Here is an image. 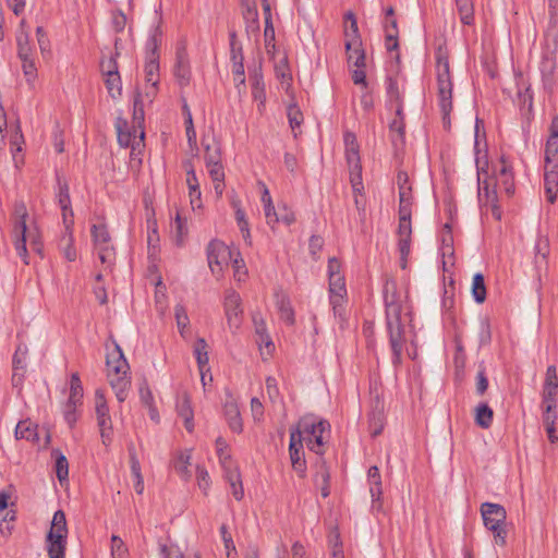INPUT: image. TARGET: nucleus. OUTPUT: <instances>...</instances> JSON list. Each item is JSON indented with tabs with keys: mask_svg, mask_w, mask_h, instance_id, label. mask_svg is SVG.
I'll return each mask as SVG.
<instances>
[{
	"mask_svg": "<svg viewBox=\"0 0 558 558\" xmlns=\"http://www.w3.org/2000/svg\"><path fill=\"white\" fill-rule=\"evenodd\" d=\"M202 144L205 149V162L209 163V157L215 156L214 161L220 160V148L218 144L215 143L214 138H209L207 136H204L202 140Z\"/></svg>",
	"mask_w": 558,
	"mask_h": 558,
	"instance_id": "obj_49",
	"label": "nucleus"
},
{
	"mask_svg": "<svg viewBox=\"0 0 558 558\" xmlns=\"http://www.w3.org/2000/svg\"><path fill=\"white\" fill-rule=\"evenodd\" d=\"M544 189L547 201L554 204L558 192V171L556 168L545 172Z\"/></svg>",
	"mask_w": 558,
	"mask_h": 558,
	"instance_id": "obj_28",
	"label": "nucleus"
},
{
	"mask_svg": "<svg viewBox=\"0 0 558 558\" xmlns=\"http://www.w3.org/2000/svg\"><path fill=\"white\" fill-rule=\"evenodd\" d=\"M27 242H29L31 248L34 252L41 254L43 243L36 229H28L26 227V243Z\"/></svg>",
	"mask_w": 558,
	"mask_h": 558,
	"instance_id": "obj_60",
	"label": "nucleus"
},
{
	"mask_svg": "<svg viewBox=\"0 0 558 558\" xmlns=\"http://www.w3.org/2000/svg\"><path fill=\"white\" fill-rule=\"evenodd\" d=\"M397 183L399 187V201L412 199V189L409 184V175L404 171H399L397 175Z\"/></svg>",
	"mask_w": 558,
	"mask_h": 558,
	"instance_id": "obj_43",
	"label": "nucleus"
},
{
	"mask_svg": "<svg viewBox=\"0 0 558 558\" xmlns=\"http://www.w3.org/2000/svg\"><path fill=\"white\" fill-rule=\"evenodd\" d=\"M105 83L106 87L108 89V93L114 98L117 95H121V78L119 73H113L105 76Z\"/></svg>",
	"mask_w": 558,
	"mask_h": 558,
	"instance_id": "obj_55",
	"label": "nucleus"
},
{
	"mask_svg": "<svg viewBox=\"0 0 558 558\" xmlns=\"http://www.w3.org/2000/svg\"><path fill=\"white\" fill-rule=\"evenodd\" d=\"M481 512L486 529L494 533L495 542L499 546L506 545L507 532L504 527L507 512L501 505L484 502Z\"/></svg>",
	"mask_w": 558,
	"mask_h": 558,
	"instance_id": "obj_5",
	"label": "nucleus"
},
{
	"mask_svg": "<svg viewBox=\"0 0 558 558\" xmlns=\"http://www.w3.org/2000/svg\"><path fill=\"white\" fill-rule=\"evenodd\" d=\"M543 403H544V405L557 407V404H558V388L544 387Z\"/></svg>",
	"mask_w": 558,
	"mask_h": 558,
	"instance_id": "obj_64",
	"label": "nucleus"
},
{
	"mask_svg": "<svg viewBox=\"0 0 558 558\" xmlns=\"http://www.w3.org/2000/svg\"><path fill=\"white\" fill-rule=\"evenodd\" d=\"M557 69L556 52L551 49H546L542 52L539 62V72L544 89L548 94H553L556 85L555 72Z\"/></svg>",
	"mask_w": 558,
	"mask_h": 558,
	"instance_id": "obj_11",
	"label": "nucleus"
},
{
	"mask_svg": "<svg viewBox=\"0 0 558 558\" xmlns=\"http://www.w3.org/2000/svg\"><path fill=\"white\" fill-rule=\"evenodd\" d=\"M497 187H495L494 181L484 180L481 181L478 179V196L482 199L483 195L485 196V204L492 206L493 215L497 218H501V213L499 207L497 206Z\"/></svg>",
	"mask_w": 558,
	"mask_h": 558,
	"instance_id": "obj_20",
	"label": "nucleus"
},
{
	"mask_svg": "<svg viewBox=\"0 0 558 558\" xmlns=\"http://www.w3.org/2000/svg\"><path fill=\"white\" fill-rule=\"evenodd\" d=\"M162 32L157 25L150 33L145 46V82L159 84V46L161 45Z\"/></svg>",
	"mask_w": 558,
	"mask_h": 558,
	"instance_id": "obj_6",
	"label": "nucleus"
},
{
	"mask_svg": "<svg viewBox=\"0 0 558 558\" xmlns=\"http://www.w3.org/2000/svg\"><path fill=\"white\" fill-rule=\"evenodd\" d=\"M457 11L460 21L464 25H473L474 23V4L473 0H456Z\"/></svg>",
	"mask_w": 558,
	"mask_h": 558,
	"instance_id": "obj_33",
	"label": "nucleus"
},
{
	"mask_svg": "<svg viewBox=\"0 0 558 558\" xmlns=\"http://www.w3.org/2000/svg\"><path fill=\"white\" fill-rule=\"evenodd\" d=\"M314 481L324 498L330 495V472L325 461L317 464Z\"/></svg>",
	"mask_w": 558,
	"mask_h": 558,
	"instance_id": "obj_26",
	"label": "nucleus"
},
{
	"mask_svg": "<svg viewBox=\"0 0 558 558\" xmlns=\"http://www.w3.org/2000/svg\"><path fill=\"white\" fill-rule=\"evenodd\" d=\"M494 412L486 404L481 403L475 409V423L482 428H488L493 423Z\"/></svg>",
	"mask_w": 558,
	"mask_h": 558,
	"instance_id": "obj_38",
	"label": "nucleus"
},
{
	"mask_svg": "<svg viewBox=\"0 0 558 558\" xmlns=\"http://www.w3.org/2000/svg\"><path fill=\"white\" fill-rule=\"evenodd\" d=\"M83 399V387L78 376V373H73L71 375L70 383V396L68 402H71V407L81 405Z\"/></svg>",
	"mask_w": 558,
	"mask_h": 558,
	"instance_id": "obj_37",
	"label": "nucleus"
},
{
	"mask_svg": "<svg viewBox=\"0 0 558 558\" xmlns=\"http://www.w3.org/2000/svg\"><path fill=\"white\" fill-rule=\"evenodd\" d=\"M343 141L349 171H354V180L359 184V171L362 170L360 159V145L355 134L350 131L344 132Z\"/></svg>",
	"mask_w": 558,
	"mask_h": 558,
	"instance_id": "obj_14",
	"label": "nucleus"
},
{
	"mask_svg": "<svg viewBox=\"0 0 558 558\" xmlns=\"http://www.w3.org/2000/svg\"><path fill=\"white\" fill-rule=\"evenodd\" d=\"M92 235L96 247L110 246V235L105 225H94Z\"/></svg>",
	"mask_w": 558,
	"mask_h": 558,
	"instance_id": "obj_42",
	"label": "nucleus"
},
{
	"mask_svg": "<svg viewBox=\"0 0 558 558\" xmlns=\"http://www.w3.org/2000/svg\"><path fill=\"white\" fill-rule=\"evenodd\" d=\"M264 40H265V48L268 54L274 56L276 51V34H275V27L272 22H268L265 24L264 28Z\"/></svg>",
	"mask_w": 558,
	"mask_h": 558,
	"instance_id": "obj_51",
	"label": "nucleus"
},
{
	"mask_svg": "<svg viewBox=\"0 0 558 558\" xmlns=\"http://www.w3.org/2000/svg\"><path fill=\"white\" fill-rule=\"evenodd\" d=\"M375 399V408L368 415L369 433L373 437L380 435L385 425L384 404L378 395Z\"/></svg>",
	"mask_w": 558,
	"mask_h": 558,
	"instance_id": "obj_22",
	"label": "nucleus"
},
{
	"mask_svg": "<svg viewBox=\"0 0 558 558\" xmlns=\"http://www.w3.org/2000/svg\"><path fill=\"white\" fill-rule=\"evenodd\" d=\"M28 354V349L26 344L20 343L15 350L13 355L12 364L13 369L26 372V357Z\"/></svg>",
	"mask_w": 558,
	"mask_h": 558,
	"instance_id": "obj_48",
	"label": "nucleus"
},
{
	"mask_svg": "<svg viewBox=\"0 0 558 558\" xmlns=\"http://www.w3.org/2000/svg\"><path fill=\"white\" fill-rule=\"evenodd\" d=\"M95 410L102 444L108 446L112 440L113 427L105 395L99 389L95 392Z\"/></svg>",
	"mask_w": 558,
	"mask_h": 558,
	"instance_id": "obj_8",
	"label": "nucleus"
},
{
	"mask_svg": "<svg viewBox=\"0 0 558 558\" xmlns=\"http://www.w3.org/2000/svg\"><path fill=\"white\" fill-rule=\"evenodd\" d=\"M232 257L229 247L219 240H213L207 246V259L209 268L214 274L222 270V265Z\"/></svg>",
	"mask_w": 558,
	"mask_h": 558,
	"instance_id": "obj_12",
	"label": "nucleus"
},
{
	"mask_svg": "<svg viewBox=\"0 0 558 558\" xmlns=\"http://www.w3.org/2000/svg\"><path fill=\"white\" fill-rule=\"evenodd\" d=\"M472 295L474 301L480 304L486 300V287L482 274H475L473 277Z\"/></svg>",
	"mask_w": 558,
	"mask_h": 558,
	"instance_id": "obj_41",
	"label": "nucleus"
},
{
	"mask_svg": "<svg viewBox=\"0 0 558 558\" xmlns=\"http://www.w3.org/2000/svg\"><path fill=\"white\" fill-rule=\"evenodd\" d=\"M232 75L235 87L241 92V87L245 86L244 63L232 64Z\"/></svg>",
	"mask_w": 558,
	"mask_h": 558,
	"instance_id": "obj_61",
	"label": "nucleus"
},
{
	"mask_svg": "<svg viewBox=\"0 0 558 558\" xmlns=\"http://www.w3.org/2000/svg\"><path fill=\"white\" fill-rule=\"evenodd\" d=\"M545 162L558 167V138H548L545 146Z\"/></svg>",
	"mask_w": 558,
	"mask_h": 558,
	"instance_id": "obj_47",
	"label": "nucleus"
},
{
	"mask_svg": "<svg viewBox=\"0 0 558 558\" xmlns=\"http://www.w3.org/2000/svg\"><path fill=\"white\" fill-rule=\"evenodd\" d=\"M287 116L292 131L301 126L303 122V113L295 104L288 107Z\"/></svg>",
	"mask_w": 558,
	"mask_h": 558,
	"instance_id": "obj_54",
	"label": "nucleus"
},
{
	"mask_svg": "<svg viewBox=\"0 0 558 558\" xmlns=\"http://www.w3.org/2000/svg\"><path fill=\"white\" fill-rule=\"evenodd\" d=\"M73 241L72 231L63 232L59 240V250L69 262H74L77 256L76 250L73 246Z\"/></svg>",
	"mask_w": 558,
	"mask_h": 558,
	"instance_id": "obj_32",
	"label": "nucleus"
},
{
	"mask_svg": "<svg viewBox=\"0 0 558 558\" xmlns=\"http://www.w3.org/2000/svg\"><path fill=\"white\" fill-rule=\"evenodd\" d=\"M344 48L350 52L353 47L362 46V38L357 26V21L353 12L349 11L344 14Z\"/></svg>",
	"mask_w": 558,
	"mask_h": 558,
	"instance_id": "obj_18",
	"label": "nucleus"
},
{
	"mask_svg": "<svg viewBox=\"0 0 558 558\" xmlns=\"http://www.w3.org/2000/svg\"><path fill=\"white\" fill-rule=\"evenodd\" d=\"M177 412L183 418L184 427L189 433L194 429V412L191 405L190 397L184 393L177 401Z\"/></svg>",
	"mask_w": 558,
	"mask_h": 558,
	"instance_id": "obj_23",
	"label": "nucleus"
},
{
	"mask_svg": "<svg viewBox=\"0 0 558 558\" xmlns=\"http://www.w3.org/2000/svg\"><path fill=\"white\" fill-rule=\"evenodd\" d=\"M289 453L293 470L300 477H304L306 473V462L304 459L303 442L300 440L299 433H290Z\"/></svg>",
	"mask_w": 558,
	"mask_h": 558,
	"instance_id": "obj_15",
	"label": "nucleus"
},
{
	"mask_svg": "<svg viewBox=\"0 0 558 558\" xmlns=\"http://www.w3.org/2000/svg\"><path fill=\"white\" fill-rule=\"evenodd\" d=\"M328 427L327 421L307 414L300 418L298 425L291 428L290 433H299L300 440L305 441L311 451L323 454V434Z\"/></svg>",
	"mask_w": 558,
	"mask_h": 558,
	"instance_id": "obj_3",
	"label": "nucleus"
},
{
	"mask_svg": "<svg viewBox=\"0 0 558 558\" xmlns=\"http://www.w3.org/2000/svg\"><path fill=\"white\" fill-rule=\"evenodd\" d=\"M16 439H26L33 442L38 441L37 425L31 421H21L15 427Z\"/></svg>",
	"mask_w": 558,
	"mask_h": 558,
	"instance_id": "obj_30",
	"label": "nucleus"
},
{
	"mask_svg": "<svg viewBox=\"0 0 558 558\" xmlns=\"http://www.w3.org/2000/svg\"><path fill=\"white\" fill-rule=\"evenodd\" d=\"M111 25L116 33H120L125 28L126 16L121 10H114L111 13Z\"/></svg>",
	"mask_w": 558,
	"mask_h": 558,
	"instance_id": "obj_62",
	"label": "nucleus"
},
{
	"mask_svg": "<svg viewBox=\"0 0 558 558\" xmlns=\"http://www.w3.org/2000/svg\"><path fill=\"white\" fill-rule=\"evenodd\" d=\"M174 317H175L180 333L183 335V330L189 326L190 319H189L186 310L182 304L175 305Z\"/></svg>",
	"mask_w": 558,
	"mask_h": 558,
	"instance_id": "obj_58",
	"label": "nucleus"
},
{
	"mask_svg": "<svg viewBox=\"0 0 558 558\" xmlns=\"http://www.w3.org/2000/svg\"><path fill=\"white\" fill-rule=\"evenodd\" d=\"M66 520L62 510L54 512L50 531L47 535V550L49 558H64L66 545Z\"/></svg>",
	"mask_w": 558,
	"mask_h": 558,
	"instance_id": "obj_4",
	"label": "nucleus"
},
{
	"mask_svg": "<svg viewBox=\"0 0 558 558\" xmlns=\"http://www.w3.org/2000/svg\"><path fill=\"white\" fill-rule=\"evenodd\" d=\"M329 293L333 317L339 324L340 329H344L348 325L344 307V296L347 294V289L342 274H336L329 277Z\"/></svg>",
	"mask_w": 558,
	"mask_h": 558,
	"instance_id": "obj_7",
	"label": "nucleus"
},
{
	"mask_svg": "<svg viewBox=\"0 0 558 558\" xmlns=\"http://www.w3.org/2000/svg\"><path fill=\"white\" fill-rule=\"evenodd\" d=\"M208 345L205 339L198 338L194 345V354L196 356L197 365L201 373L204 372V368L208 365ZM202 379L204 380V374H202Z\"/></svg>",
	"mask_w": 558,
	"mask_h": 558,
	"instance_id": "obj_36",
	"label": "nucleus"
},
{
	"mask_svg": "<svg viewBox=\"0 0 558 558\" xmlns=\"http://www.w3.org/2000/svg\"><path fill=\"white\" fill-rule=\"evenodd\" d=\"M173 74L181 87H185L190 84L192 73L189 54L184 46L177 48Z\"/></svg>",
	"mask_w": 558,
	"mask_h": 558,
	"instance_id": "obj_17",
	"label": "nucleus"
},
{
	"mask_svg": "<svg viewBox=\"0 0 558 558\" xmlns=\"http://www.w3.org/2000/svg\"><path fill=\"white\" fill-rule=\"evenodd\" d=\"M215 156L209 157V163H206L209 175L213 181H225V171L221 161H214Z\"/></svg>",
	"mask_w": 558,
	"mask_h": 558,
	"instance_id": "obj_56",
	"label": "nucleus"
},
{
	"mask_svg": "<svg viewBox=\"0 0 558 558\" xmlns=\"http://www.w3.org/2000/svg\"><path fill=\"white\" fill-rule=\"evenodd\" d=\"M14 216L16 218L14 223L13 233L15 235L14 246L20 257L26 258V218L28 216L24 202H16L14 205ZM25 264H28L24 259Z\"/></svg>",
	"mask_w": 558,
	"mask_h": 558,
	"instance_id": "obj_9",
	"label": "nucleus"
},
{
	"mask_svg": "<svg viewBox=\"0 0 558 558\" xmlns=\"http://www.w3.org/2000/svg\"><path fill=\"white\" fill-rule=\"evenodd\" d=\"M119 41H120V39L116 38V40H114L116 56H110L108 59H102L100 62V70H101V73L104 76L113 74V73H119L118 63H117V59H116L119 56V51H118Z\"/></svg>",
	"mask_w": 558,
	"mask_h": 558,
	"instance_id": "obj_46",
	"label": "nucleus"
},
{
	"mask_svg": "<svg viewBox=\"0 0 558 558\" xmlns=\"http://www.w3.org/2000/svg\"><path fill=\"white\" fill-rule=\"evenodd\" d=\"M223 413L230 428L235 433L242 432V420L236 402L233 399L227 400L223 405Z\"/></svg>",
	"mask_w": 558,
	"mask_h": 558,
	"instance_id": "obj_25",
	"label": "nucleus"
},
{
	"mask_svg": "<svg viewBox=\"0 0 558 558\" xmlns=\"http://www.w3.org/2000/svg\"><path fill=\"white\" fill-rule=\"evenodd\" d=\"M217 453L220 461V464L223 469V472H228L230 469H238L234 462L231 459L229 451L227 450L228 445L226 440L219 437L216 440Z\"/></svg>",
	"mask_w": 558,
	"mask_h": 558,
	"instance_id": "obj_34",
	"label": "nucleus"
},
{
	"mask_svg": "<svg viewBox=\"0 0 558 558\" xmlns=\"http://www.w3.org/2000/svg\"><path fill=\"white\" fill-rule=\"evenodd\" d=\"M535 257L534 264L536 268H541L542 266H547V256L549 254V244L545 239H539L534 247Z\"/></svg>",
	"mask_w": 558,
	"mask_h": 558,
	"instance_id": "obj_40",
	"label": "nucleus"
},
{
	"mask_svg": "<svg viewBox=\"0 0 558 558\" xmlns=\"http://www.w3.org/2000/svg\"><path fill=\"white\" fill-rule=\"evenodd\" d=\"M348 53V62L353 64L355 68H365L366 56L363 49V45L360 47H353Z\"/></svg>",
	"mask_w": 558,
	"mask_h": 558,
	"instance_id": "obj_52",
	"label": "nucleus"
},
{
	"mask_svg": "<svg viewBox=\"0 0 558 558\" xmlns=\"http://www.w3.org/2000/svg\"><path fill=\"white\" fill-rule=\"evenodd\" d=\"M56 459V474L58 480L62 483L68 480L69 476V462L66 457L58 449H53L51 452Z\"/></svg>",
	"mask_w": 558,
	"mask_h": 558,
	"instance_id": "obj_39",
	"label": "nucleus"
},
{
	"mask_svg": "<svg viewBox=\"0 0 558 558\" xmlns=\"http://www.w3.org/2000/svg\"><path fill=\"white\" fill-rule=\"evenodd\" d=\"M56 199L61 211L70 210V207H72L69 184L66 180L60 175H57Z\"/></svg>",
	"mask_w": 558,
	"mask_h": 558,
	"instance_id": "obj_27",
	"label": "nucleus"
},
{
	"mask_svg": "<svg viewBox=\"0 0 558 558\" xmlns=\"http://www.w3.org/2000/svg\"><path fill=\"white\" fill-rule=\"evenodd\" d=\"M225 478L230 484L233 497L240 501L244 497V489L241 481L239 469H230L225 473Z\"/></svg>",
	"mask_w": 558,
	"mask_h": 558,
	"instance_id": "obj_29",
	"label": "nucleus"
},
{
	"mask_svg": "<svg viewBox=\"0 0 558 558\" xmlns=\"http://www.w3.org/2000/svg\"><path fill=\"white\" fill-rule=\"evenodd\" d=\"M108 379L118 401L123 402L126 399L131 386L130 377L128 374H121V376H119L118 374L108 373Z\"/></svg>",
	"mask_w": 558,
	"mask_h": 558,
	"instance_id": "obj_24",
	"label": "nucleus"
},
{
	"mask_svg": "<svg viewBox=\"0 0 558 558\" xmlns=\"http://www.w3.org/2000/svg\"><path fill=\"white\" fill-rule=\"evenodd\" d=\"M252 96L259 101V108L264 106L266 100L265 84L260 74H255L252 78Z\"/></svg>",
	"mask_w": 558,
	"mask_h": 558,
	"instance_id": "obj_45",
	"label": "nucleus"
},
{
	"mask_svg": "<svg viewBox=\"0 0 558 558\" xmlns=\"http://www.w3.org/2000/svg\"><path fill=\"white\" fill-rule=\"evenodd\" d=\"M107 367L108 373L118 374L119 376L129 373L130 366L118 344H116L114 350L107 355Z\"/></svg>",
	"mask_w": 558,
	"mask_h": 558,
	"instance_id": "obj_21",
	"label": "nucleus"
},
{
	"mask_svg": "<svg viewBox=\"0 0 558 558\" xmlns=\"http://www.w3.org/2000/svg\"><path fill=\"white\" fill-rule=\"evenodd\" d=\"M437 87L439 107L442 113L445 128L450 126V112L452 110V82L449 70L448 52L445 47L438 46L436 52Z\"/></svg>",
	"mask_w": 558,
	"mask_h": 558,
	"instance_id": "obj_2",
	"label": "nucleus"
},
{
	"mask_svg": "<svg viewBox=\"0 0 558 558\" xmlns=\"http://www.w3.org/2000/svg\"><path fill=\"white\" fill-rule=\"evenodd\" d=\"M186 183H187L189 191H190L192 206L199 207L201 206V190H199L198 180H197V177H196V173H195L193 167H190L186 170Z\"/></svg>",
	"mask_w": 558,
	"mask_h": 558,
	"instance_id": "obj_31",
	"label": "nucleus"
},
{
	"mask_svg": "<svg viewBox=\"0 0 558 558\" xmlns=\"http://www.w3.org/2000/svg\"><path fill=\"white\" fill-rule=\"evenodd\" d=\"M276 304L279 311L280 319L288 325H293L295 322L294 311L291 306L290 300L286 295H278Z\"/></svg>",
	"mask_w": 558,
	"mask_h": 558,
	"instance_id": "obj_35",
	"label": "nucleus"
},
{
	"mask_svg": "<svg viewBox=\"0 0 558 558\" xmlns=\"http://www.w3.org/2000/svg\"><path fill=\"white\" fill-rule=\"evenodd\" d=\"M190 460L191 454L189 452H181L174 461L175 472L185 480L191 477V472L189 470V466L191 464Z\"/></svg>",
	"mask_w": 558,
	"mask_h": 558,
	"instance_id": "obj_44",
	"label": "nucleus"
},
{
	"mask_svg": "<svg viewBox=\"0 0 558 558\" xmlns=\"http://www.w3.org/2000/svg\"><path fill=\"white\" fill-rule=\"evenodd\" d=\"M171 231L174 233L175 242L180 245L187 233L186 221L177 213L174 221L171 223Z\"/></svg>",
	"mask_w": 558,
	"mask_h": 558,
	"instance_id": "obj_50",
	"label": "nucleus"
},
{
	"mask_svg": "<svg viewBox=\"0 0 558 558\" xmlns=\"http://www.w3.org/2000/svg\"><path fill=\"white\" fill-rule=\"evenodd\" d=\"M225 313L231 329H238L242 323V301L238 292L229 290L225 296Z\"/></svg>",
	"mask_w": 558,
	"mask_h": 558,
	"instance_id": "obj_13",
	"label": "nucleus"
},
{
	"mask_svg": "<svg viewBox=\"0 0 558 558\" xmlns=\"http://www.w3.org/2000/svg\"><path fill=\"white\" fill-rule=\"evenodd\" d=\"M387 95L390 101L403 100L402 93L399 89L398 82L393 77L387 78Z\"/></svg>",
	"mask_w": 558,
	"mask_h": 558,
	"instance_id": "obj_63",
	"label": "nucleus"
},
{
	"mask_svg": "<svg viewBox=\"0 0 558 558\" xmlns=\"http://www.w3.org/2000/svg\"><path fill=\"white\" fill-rule=\"evenodd\" d=\"M398 248L400 252V267L407 268L408 257L411 251L412 222L411 220H399L398 225Z\"/></svg>",
	"mask_w": 558,
	"mask_h": 558,
	"instance_id": "obj_16",
	"label": "nucleus"
},
{
	"mask_svg": "<svg viewBox=\"0 0 558 558\" xmlns=\"http://www.w3.org/2000/svg\"><path fill=\"white\" fill-rule=\"evenodd\" d=\"M384 302L386 328L392 351V364L397 366L401 363L403 348L407 342L402 315L404 317L411 316L409 292L407 289H399L396 281L387 280L384 286Z\"/></svg>",
	"mask_w": 558,
	"mask_h": 558,
	"instance_id": "obj_1",
	"label": "nucleus"
},
{
	"mask_svg": "<svg viewBox=\"0 0 558 558\" xmlns=\"http://www.w3.org/2000/svg\"><path fill=\"white\" fill-rule=\"evenodd\" d=\"M17 56L20 60L33 58L32 48L27 35L17 36Z\"/></svg>",
	"mask_w": 558,
	"mask_h": 558,
	"instance_id": "obj_59",
	"label": "nucleus"
},
{
	"mask_svg": "<svg viewBox=\"0 0 558 558\" xmlns=\"http://www.w3.org/2000/svg\"><path fill=\"white\" fill-rule=\"evenodd\" d=\"M369 485V493L373 500L372 509L376 511H380L383 508L381 505V495H383V487L381 482H374Z\"/></svg>",
	"mask_w": 558,
	"mask_h": 558,
	"instance_id": "obj_57",
	"label": "nucleus"
},
{
	"mask_svg": "<svg viewBox=\"0 0 558 558\" xmlns=\"http://www.w3.org/2000/svg\"><path fill=\"white\" fill-rule=\"evenodd\" d=\"M490 180L494 181L495 187L504 192L508 197L514 194L515 186L512 166L504 155L495 166V175Z\"/></svg>",
	"mask_w": 558,
	"mask_h": 558,
	"instance_id": "obj_10",
	"label": "nucleus"
},
{
	"mask_svg": "<svg viewBox=\"0 0 558 558\" xmlns=\"http://www.w3.org/2000/svg\"><path fill=\"white\" fill-rule=\"evenodd\" d=\"M24 76L29 85H33L37 77V68L34 58L21 59Z\"/></svg>",
	"mask_w": 558,
	"mask_h": 558,
	"instance_id": "obj_53",
	"label": "nucleus"
},
{
	"mask_svg": "<svg viewBox=\"0 0 558 558\" xmlns=\"http://www.w3.org/2000/svg\"><path fill=\"white\" fill-rule=\"evenodd\" d=\"M242 16L245 22L246 34L257 36L259 33V19L255 0H241Z\"/></svg>",
	"mask_w": 558,
	"mask_h": 558,
	"instance_id": "obj_19",
	"label": "nucleus"
}]
</instances>
